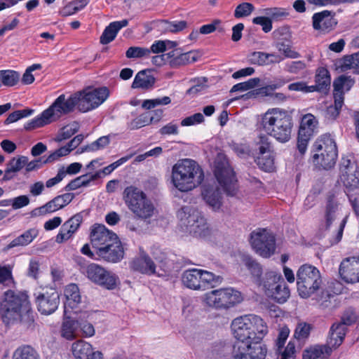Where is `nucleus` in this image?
Returning a JSON list of instances; mask_svg holds the SVG:
<instances>
[{"instance_id": "7", "label": "nucleus", "mask_w": 359, "mask_h": 359, "mask_svg": "<svg viewBox=\"0 0 359 359\" xmlns=\"http://www.w3.org/2000/svg\"><path fill=\"white\" fill-rule=\"evenodd\" d=\"M313 162L323 169L332 168L337 161L338 151L336 142L330 135H323L313 145Z\"/></svg>"}, {"instance_id": "32", "label": "nucleus", "mask_w": 359, "mask_h": 359, "mask_svg": "<svg viewBox=\"0 0 359 359\" xmlns=\"http://www.w3.org/2000/svg\"><path fill=\"white\" fill-rule=\"evenodd\" d=\"M128 25V20L111 22L102 32L100 36V43L102 44H108L111 42L116 38L118 31Z\"/></svg>"}, {"instance_id": "9", "label": "nucleus", "mask_w": 359, "mask_h": 359, "mask_svg": "<svg viewBox=\"0 0 359 359\" xmlns=\"http://www.w3.org/2000/svg\"><path fill=\"white\" fill-rule=\"evenodd\" d=\"M321 283V275L316 266L304 264L299 268L297 272V286L302 298L310 297L319 290Z\"/></svg>"}, {"instance_id": "49", "label": "nucleus", "mask_w": 359, "mask_h": 359, "mask_svg": "<svg viewBox=\"0 0 359 359\" xmlns=\"http://www.w3.org/2000/svg\"><path fill=\"white\" fill-rule=\"evenodd\" d=\"M154 121V117L149 114H142L131 121L128 124L130 130H137Z\"/></svg>"}, {"instance_id": "22", "label": "nucleus", "mask_w": 359, "mask_h": 359, "mask_svg": "<svg viewBox=\"0 0 359 359\" xmlns=\"http://www.w3.org/2000/svg\"><path fill=\"white\" fill-rule=\"evenodd\" d=\"M82 220V215L78 213L64 222L56 236L55 241L62 243L70 239L79 229Z\"/></svg>"}, {"instance_id": "28", "label": "nucleus", "mask_w": 359, "mask_h": 359, "mask_svg": "<svg viewBox=\"0 0 359 359\" xmlns=\"http://www.w3.org/2000/svg\"><path fill=\"white\" fill-rule=\"evenodd\" d=\"M123 248L119 239L97 252V255L100 259L113 263L121 261L123 257Z\"/></svg>"}, {"instance_id": "17", "label": "nucleus", "mask_w": 359, "mask_h": 359, "mask_svg": "<svg viewBox=\"0 0 359 359\" xmlns=\"http://www.w3.org/2000/svg\"><path fill=\"white\" fill-rule=\"evenodd\" d=\"M38 311L43 315L54 313L60 304L59 293L54 289L43 290L34 293Z\"/></svg>"}, {"instance_id": "63", "label": "nucleus", "mask_w": 359, "mask_h": 359, "mask_svg": "<svg viewBox=\"0 0 359 359\" xmlns=\"http://www.w3.org/2000/svg\"><path fill=\"white\" fill-rule=\"evenodd\" d=\"M41 262L37 258H32L27 269V276L34 279H37L40 273Z\"/></svg>"}, {"instance_id": "48", "label": "nucleus", "mask_w": 359, "mask_h": 359, "mask_svg": "<svg viewBox=\"0 0 359 359\" xmlns=\"http://www.w3.org/2000/svg\"><path fill=\"white\" fill-rule=\"evenodd\" d=\"M308 67L304 60L290 61L285 64L284 70L292 74H299L304 72Z\"/></svg>"}, {"instance_id": "59", "label": "nucleus", "mask_w": 359, "mask_h": 359, "mask_svg": "<svg viewBox=\"0 0 359 359\" xmlns=\"http://www.w3.org/2000/svg\"><path fill=\"white\" fill-rule=\"evenodd\" d=\"M254 6L248 2H243L238 5L234 11L236 18H241L249 16L254 11Z\"/></svg>"}, {"instance_id": "41", "label": "nucleus", "mask_w": 359, "mask_h": 359, "mask_svg": "<svg viewBox=\"0 0 359 359\" xmlns=\"http://www.w3.org/2000/svg\"><path fill=\"white\" fill-rule=\"evenodd\" d=\"M12 359H40V356L32 346L23 345L14 351Z\"/></svg>"}, {"instance_id": "56", "label": "nucleus", "mask_w": 359, "mask_h": 359, "mask_svg": "<svg viewBox=\"0 0 359 359\" xmlns=\"http://www.w3.org/2000/svg\"><path fill=\"white\" fill-rule=\"evenodd\" d=\"M151 51L149 48L139 46H132L127 50L126 56L128 58H141L148 57Z\"/></svg>"}, {"instance_id": "42", "label": "nucleus", "mask_w": 359, "mask_h": 359, "mask_svg": "<svg viewBox=\"0 0 359 359\" xmlns=\"http://www.w3.org/2000/svg\"><path fill=\"white\" fill-rule=\"evenodd\" d=\"M51 123V120H50L44 110L41 114L27 122L24 126V128L26 130H32L36 128L43 127Z\"/></svg>"}, {"instance_id": "29", "label": "nucleus", "mask_w": 359, "mask_h": 359, "mask_svg": "<svg viewBox=\"0 0 359 359\" xmlns=\"http://www.w3.org/2000/svg\"><path fill=\"white\" fill-rule=\"evenodd\" d=\"M353 84L354 80L351 76H339L333 82V97L344 102L345 93L350 90Z\"/></svg>"}, {"instance_id": "16", "label": "nucleus", "mask_w": 359, "mask_h": 359, "mask_svg": "<svg viewBox=\"0 0 359 359\" xmlns=\"http://www.w3.org/2000/svg\"><path fill=\"white\" fill-rule=\"evenodd\" d=\"M215 176L223 188L224 191L230 196L236 194L237 190V180L233 169L230 167L229 162L224 161L215 163V169L214 170Z\"/></svg>"}, {"instance_id": "15", "label": "nucleus", "mask_w": 359, "mask_h": 359, "mask_svg": "<svg viewBox=\"0 0 359 359\" xmlns=\"http://www.w3.org/2000/svg\"><path fill=\"white\" fill-rule=\"evenodd\" d=\"M269 136L266 133L259 134L255 142L259 152L257 163L261 169L266 172L271 171L274 165L273 148Z\"/></svg>"}, {"instance_id": "40", "label": "nucleus", "mask_w": 359, "mask_h": 359, "mask_svg": "<svg viewBox=\"0 0 359 359\" xmlns=\"http://www.w3.org/2000/svg\"><path fill=\"white\" fill-rule=\"evenodd\" d=\"M315 83L320 87V90H323V93H326L331 83L330 74L329 71L325 67H319L316 70L315 76Z\"/></svg>"}, {"instance_id": "4", "label": "nucleus", "mask_w": 359, "mask_h": 359, "mask_svg": "<svg viewBox=\"0 0 359 359\" xmlns=\"http://www.w3.org/2000/svg\"><path fill=\"white\" fill-rule=\"evenodd\" d=\"M31 311L28 296L25 292H15L7 290L1 304V318L7 325L21 320L22 317Z\"/></svg>"}, {"instance_id": "10", "label": "nucleus", "mask_w": 359, "mask_h": 359, "mask_svg": "<svg viewBox=\"0 0 359 359\" xmlns=\"http://www.w3.org/2000/svg\"><path fill=\"white\" fill-rule=\"evenodd\" d=\"M242 300L241 293L233 288L215 290L205 295L206 304L217 309H229Z\"/></svg>"}, {"instance_id": "13", "label": "nucleus", "mask_w": 359, "mask_h": 359, "mask_svg": "<svg viewBox=\"0 0 359 359\" xmlns=\"http://www.w3.org/2000/svg\"><path fill=\"white\" fill-rule=\"evenodd\" d=\"M250 243L255 252L264 258L270 257L276 250L275 236L266 229L252 232Z\"/></svg>"}, {"instance_id": "23", "label": "nucleus", "mask_w": 359, "mask_h": 359, "mask_svg": "<svg viewBox=\"0 0 359 359\" xmlns=\"http://www.w3.org/2000/svg\"><path fill=\"white\" fill-rule=\"evenodd\" d=\"M197 58L198 55L195 52L182 53L179 49H174L168 52L167 65L171 68H178L196 62Z\"/></svg>"}, {"instance_id": "34", "label": "nucleus", "mask_w": 359, "mask_h": 359, "mask_svg": "<svg viewBox=\"0 0 359 359\" xmlns=\"http://www.w3.org/2000/svg\"><path fill=\"white\" fill-rule=\"evenodd\" d=\"M266 285L269 286V285ZM266 296L277 302L284 303L290 297V290L284 280H280L276 287L271 289L267 287Z\"/></svg>"}, {"instance_id": "21", "label": "nucleus", "mask_w": 359, "mask_h": 359, "mask_svg": "<svg viewBox=\"0 0 359 359\" xmlns=\"http://www.w3.org/2000/svg\"><path fill=\"white\" fill-rule=\"evenodd\" d=\"M130 267L134 271L148 276L156 273V264L142 248H140L139 256L130 262Z\"/></svg>"}, {"instance_id": "11", "label": "nucleus", "mask_w": 359, "mask_h": 359, "mask_svg": "<svg viewBox=\"0 0 359 359\" xmlns=\"http://www.w3.org/2000/svg\"><path fill=\"white\" fill-rule=\"evenodd\" d=\"M79 94L76 92L67 95H59L52 104L45 111L51 122L59 120L62 116L73 112L76 108L79 109Z\"/></svg>"}, {"instance_id": "62", "label": "nucleus", "mask_w": 359, "mask_h": 359, "mask_svg": "<svg viewBox=\"0 0 359 359\" xmlns=\"http://www.w3.org/2000/svg\"><path fill=\"white\" fill-rule=\"evenodd\" d=\"M27 161L28 158L25 156H20L18 158H13L8 163L7 166L10 168L11 170L17 172L25 166Z\"/></svg>"}, {"instance_id": "61", "label": "nucleus", "mask_w": 359, "mask_h": 359, "mask_svg": "<svg viewBox=\"0 0 359 359\" xmlns=\"http://www.w3.org/2000/svg\"><path fill=\"white\" fill-rule=\"evenodd\" d=\"M278 353V359H295L296 348L293 341H289L286 347L283 350L276 351Z\"/></svg>"}, {"instance_id": "57", "label": "nucleus", "mask_w": 359, "mask_h": 359, "mask_svg": "<svg viewBox=\"0 0 359 359\" xmlns=\"http://www.w3.org/2000/svg\"><path fill=\"white\" fill-rule=\"evenodd\" d=\"M260 82V79L259 78H252L250 79L248 81L237 83L234 85L231 89V93L237 92V91H245L250 89L254 88L257 86Z\"/></svg>"}, {"instance_id": "45", "label": "nucleus", "mask_w": 359, "mask_h": 359, "mask_svg": "<svg viewBox=\"0 0 359 359\" xmlns=\"http://www.w3.org/2000/svg\"><path fill=\"white\" fill-rule=\"evenodd\" d=\"M110 142L109 136H102L94 141L91 144L86 146L83 148H81L76 151V154H81L84 151H96L98 150L103 149Z\"/></svg>"}, {"instance_id": "19", "label": "nucleus", "mask_w": 359, "mask_h": 359, "mask_svg": "<svg viewBox=\"0 0 359 359\" xmlns=\"http://www.w3.org/2000/svg\"><path fill=\"white\" fill-rule=\"evenodd\" d=\"M118 239L116 234L103 224L95 225L90 233V242L96 255L97 251L103 250Z\"/></svg>"}, {"instance_id": "33", "label": "nucleus", "mask_w": 359, "mask_h": 359, "mask_svg": "<svg viewBox=\"0 0 359 359\" xmlns=\"http://www.w3.org/2000/svg\"><path fill=\"white\" fill-rule=\"evenodd\" d=\"M332 351L327 345H315L306 349L302 359H328Z\"/></svg>"}, {"instance_id": "55", "label": "nucleus", "mask_w": 359, "mask_h": 359, "mask_svg": "<svg viewBox=\"0 0 359 359\" xmlns=\"http://www.w3.org/2000/svg\"><path fill=\"white\" fill-rule=\"evenodd\" d=\"M312 326L311 324L305 322H299L297 325L294 330V337L299 340L306 339L311 332Z\"/></svg>"}, {"instance_id": "18", "label": "nucleus", "mask_w": 359, "mask_h": 359, "mask_svg": "<svg viewBox=\"0 0 359 359\" xmlns=\"http://www.w3.org/2000/svg\"><path fill=\"white\" fill-rule=\"evenodd\" d=\"M340 172L341 180L348 192L359 189V170L354 161L342 158Z\"/></svg>"}, {"instance_id": "31", "label": "nucleus", "mask_w": 359, "mask_h": 359, "mask_svg": "<svg viewBox=\"0 0 359 359\" xmlns=\"http://www.w3.org/2000/svg\"><path fill=\"white\" fill-rule=\"evenodd\" d=\"M66 302L64 306V313H68V309L75 308L81 302V294L79 287L76 284H69L66 286L65 291Z\"/></svg>"}, {"instance_id": "37", "label": "nucleus", "mask_w": 359, "mask_h": 359, "mask_svg": "<svg viewBox=\"0 0 359 359\" xmlns=\"http://www.w3.org/2000/svg\"><path fill=\"white\" fill-rule=\"evenodd\" d=\"M155 81V78L147 70H142L136 74L132 83V88L149 89L154 86Z\"/></svg>"}, {"instance_id": "27", "label": "nucleus", "mask_w": 359, "mask_h": 359, "mask_svg": "<svg viewBox=\"0 0 359 359\" xmlns=\"http://www.w3.org/2000/svg\"><path fill=\"white\" fill-rule=\"evenodd\" d=\"M354 320H345L342 318V322L334 323L330 329V338L328 340V345L332 348H336L339 346L346 335L347 325L351 324Z\"/></svg>"}, {"instance_id": "43", "label": "nucleus", "mask_w": 359, "mask_h": 359, "mask_svg": "<svg viewBox=\"0 0 359 359\" xmlns=\"http://www.w3.org/2000/svg\"><path fill=\"white\" fill-rule=\"evenodd\" d=\"M20 80V74L14 70H0V81L1 85L11 87L15 86Z\"/></svg>"}, {"instance_id": "52", "label": "nucleus", "mask_w": 359, "mask_h": 359, "mask_svg": "<svg viewBox=\"0 0 359 359\" xmlns=\"http://www.w3.org/2000/svg\"><path fill=\"white\" fill-rule=\"evenodd\" d=\"M243 262L252 276L257 278L260 277L262 274V267L259 264L248 255L243 256Z\"/></svg>"}, {"instance_id": "12", "label": "nucleus", "mask_w": 359, "mask_h": 359, "mask_svg": "<svg viewBox=\"0 0 359 359\" xmlns=\"http://www.w3.org/2000/svg\"><path fill=\"white\" fill-rule=\"evenodd\" d=\"M82 272L90 281L107 290L114 289L118 281L115 273L97 264L87 265L83 268Z\"/></svg>"}, {"instance_id": "6", "label": "nucleus", "mask_w": 359, "mask_h": 359, "mask_svg": "<svg viewBox=\"0 0 359 359\" xmlns=\"http://www.w3.org/2000/svg\"><path fill=\"white\" fill-rule=\"evenodd\" d=\"M177 217L182 227L196 237L205 238L210 233L208 224L201 212L190 205H185L177 211Z\"/></svg>"}, {"instance_id": "46", "label": "nucleus", "mask_w": 359, "mask_h": 359, "mask_svg": "<svg viewBox=\"0 0 359 359\" xmlns=\"http://www.w3.org/2000/svg\"><path fill=\"white\" fill-rule=\"evenodd\" d=\"M277 50L282 53L285 57L296 59L300 57V53L292 48L289 41H278L276 45Z\"/></svg>"}, {"instance_id": "51", "label": "nucleus", "mask_w": 359, "mask_h": 359, "mask_svg": "<svg viewBox=\"0 0 359 359\" xmlns=\"http://www.w3.org/2000/svg\"><path fill=\"white\" fill-rule=\"evenodd\" d=\"M59 210L58 207L57 206L56 203L53 198L50 201L47 202L42 206L35 208L32 211V215L34 216H44L48 214L53 213L56 211Z\"/></svg>"}, {"instance_id": "20", "label": "nucleus", "mask_w": 359, "mask_h": 359, "mask_svg": "<svg viewBox=\"0 0 359 359\" xmlns=\"http://www.w3.org/2000/svg\"><path fill=\"white\" fill-rule=\"evenodd\" d=\"M339 275L346 283H359V255L343 259L339 266Z\"/></svg>"}, {"instance_id": "38", "label": "nucleus", "mask_w": 359, "mask_h": 359, "mask_svg": "<svg viewBox=\"0 0 359 359\" xmlns=\"http://www.w3.org/2000/svg\"><path fill=\"white\" fill-rule=\"evenodd\" d=\"M39 231L35 229H29L23 233L13 239L8 245V248L11 249L15 247L26 246L31 243L33 240L37 237Z\"/></svg>"}, {"instance_id": "8", "label": "nucleus", "mask_w": 359, "mask_h": 359, "mask_svg": "<svg viewBox=\"0 0 359 359\" xmlns=\"http://www.w3.org/2000/svg\"><path fill=\"white\" fill-rule=\"evenodd\" d=\"M222 278L213 273L200 269L185 270L182 275V284L193 290L204 291L221 283Z\"/></svg>"}, {"instance_id": "30", "label": "nucleus", "mask_w": 359, "mask_h": 359, "mask_svg": "<svg viewBox=\"0 0 359 359\" xmlns=\"http://www.w3.org/2000/svg\"><path fill=\"white\" fill-rule=\"evenodd\" d=\"M241 353V359H264L267 349L264 345L260 344V341H252L247 344L246 349ZM233 355V358L236 359V354Z\"/></svg>"}, {"instance_id": "39", "label": "nucleus", "mask_w": 359, "mask_h": 359, "mask_svg": "<svg viewBox=\"0 0 359 359\" xmlns=\"http://www.w3.org/2000/svg\"><path fill=\"white\" fill-rule=\"evenodd\" d=\"M318 121L316 118L311 114L304 115L302 119L299 133L300 135L311 137L317 127Z\"/></svg>"}, {"instance_id": "5", "label": "nucleus", "mask_w": 359, "mask_h": 359, "mask_svg": "<svg viewBox=\"0 0 359 359\" xmlns=\"http://www.w3.org/2000/svg\"><path fill=\"white\" fill-rule=\"evenodd\" d=\"M123 199L128 210L137 219H147L154 214L155 207L151 198L134 185L124 189Z\"/></svg>"}, {"instance_id": "14", "label": "nucleus", "mask_w": 359, "mask_h": 359, "mask_svg": "<svg viewBox=\"0 0 359 359\" xmlns=\"http://www.w3.org/2000/svg\"><path fill=\"white\" fill-rule=\"evenodd\" d=\"M76 93L79 94V110L81 112H87L97 108L107 100L109 94L106 87L86 89Z\"/></svg>"}, {"instance_id": "2", "label": "nucleus", "mask_w": 359, "mask_h": 359, "mask_svg": "<svg viewBox=\"0 0 359 359\" xmlns=\"http://www.w3.org/2000/svg\"><path fill=\"white\" fill-rule=\"evenodd\" d=\"M260 126L264 132L280 143H286L291 140L292 118L283 109H269L262 115Z\"/></svg>"}, {"instance_id": "60", "label": "nucleus", "mask_w": 359, "mask_h": 359, "mask_svg": "<svg viewBox=\"0 0 359 359\" xmlns=\"http://www.w3.org/2000/svg\"><path fill=\"white\" fill-rule=\"evenodd\" d=\"M177 46V43L171 41H156L150 48L151 53H163L167 48H174Z\"/></svg>"}, {"instance_id": "24", "label": "nucleus", "mask_w": 359, "mask_h": 359, "mask_svg": "<svg viewBox=\"0 0 359 359\" xmlns=\"http://www.w3.org/2000/svg\"><path fill=\"white\" fill-rule=\"evenodd\" d=\"M202 196L205 203L214 211L220 210L222 205V195L216 184H207L202 191Z\"/></svg>"}, {"instance_id": "47", "label": "nucleus", "mask_w": 359, "mask_h": 359, "mask_svg": "<svg viewBox=\"0 0 359 359\" xmlns=\"http://www.w3.org/2000/svg\"><path fill=\"white\" fill-rule=\"evenodd\" d=\"M86 313L81 315L78 318L79 328L83 337H91L95 335V330L92 323L86 319Z\"/></svg>"}, {"instance_id": "54", "label": "nucleus", "mask_w": 359, "mask_h": 359, "mask_svg": "<svg viewBox=\"0 0 359 359\" xmlns=\"http://www.w3.org/2000/svg\"><path fill=\"white\" fill-rule=\"evenodd\" d=\"M34 113L33 109H24L22 110H17L10 114L7 118L4 121L6 125L18 121V120L31 116Z\"/></svg>"}, {"instance_id": "1", "label": "nucleus", "mask_w": 359, "mask_h": 359, "mask_svg": "<svg viewBox=\"0 0 359 359\" xmlns=\"http://www.w3.org/2000/svg\"><path fill=\"white\" fill-rule=\"evenodd\" d=\"M231 328L233 337L237 339L233 346V354H236V359H241V352L246 349L248 343L261 341L268 333L266 323L256 315L236 318L231 322Z\"/></svg>"}, {"instance_id": "25", "label": "nucleus", "mask_w": 359, "mask_h": 359, "mask_svg": "<svg viewBox=\"0 0 359 359\" xmlns=\"http://www.w3.org/2000/svg\"><path fill=\"white\" fill-rule=\"evenodd\" d=\"M339 205L340 203L334 194H330L327 195L324 209V220L326 229L330 228L339 215Z\"/></svg>"}, {"instance_id": "26", "label": "nucleus", "mask_w": 359, "mask_h": 359, "mask_svg": "<svg viewBox=\"0 0 359 359\" xmlns=\"http://www.w3.org/2000/svg\"><path fill=\"white\" fill-rule=\"evenodd\" d=\"M334 15V13L327 10L314 13L312 17L313 29L323 32L332 29L337 25Z\"/></svg>"}, {"instance_id": "58", "label": "nucleus", "mask_w": 359, "mask_h": 359, "mask_svg": "<svg viewBox=\"0 0 359 359\" xmlns=\"http://www.w3.org/2000/svg\"><path fill=\"white\" fill-rule=\"evenodd\" d=\"M0 283L7 286L14 283L12 267L10 265L0 266Z\"/></svg>"}, {"instance_id": "35", "label": "nucleus", "mask_w": 359, "mask_h": 359, "mask_svg": "<svg viewBox=\"0 0 359 359\" xmlns=\"http://www.w3.org/2000/svg\"><path fill=\"white\" fill-rule=\"evenodd\" d=\"M64 316L60 330L61 336L67 340H73L76 337V331L79 328L78 319L75 320L67 316V314L64 313Z\"/></svg>"}, {"instance_id": "36", "label": "nucleus", "mask_w": 359, "mask_h": 359, "mask_svg": "<svg viewBox=\"0 0 359 359\" xmlns=\"http://www.w3.org/2000/svg\"><path fill=\"white\" fill-rule=\"evenodd\" d=\"M72 351L76 359H86L92 353L95 352L92 345L82 339L77 340L72 344Z\"/></svg>"}, {"instance_id": "3", "label": "nucleus", "mask_w": 359, "mask_h": 359, "mask_svg": "<svg viewBox=\"0 0 359 359\" xmlns=\"http://www.w3.org/2000/svg\"><path fill=\"white\" fill-rule=\"evenodd\" d=\"M171 180L181 192H188L199 187L204 180V172L199 164L190 158L179 160L172 168Z\"/></svg>"}, {"instance_id": "64", "label": "nucleus", "mask_w": 359, "mask_h": 359, "mask_svg": "<svg viewBox=\"0 0 359 359\" xmlns=\"http://www.w3.org/2000/svg\"><path fill=\"white\" fill-rule=\"evenodd\" d=\"M158 133L162 136L177 135L179 134V126L175 121H171L161 128Z\"/></svg>"}, {"instance_id": "50", "label": "nucleus", "mask_w": 359, "mask_h": 359, "mask_svg": "<svg viewBox=\"0 0 359 359\" xmlns=\"http://www.w3.org/2000/svg\"><path fill=\"white\" fill-rule=\"evenodd\" d=\"M79 129V125L77 122H72L62 128L57 135V140L62 141L71 137Z\"/></svg>"}, {"instance_id": "44", "label": "nucleus", "mask_w": 359, "mask_h": 359, "mask_svg": "<svg viewBox=\"0 0 359 359\" xmlns=\"http://www.w3.org/2000/svg\"><path fill=\"white\" fill-rule=\"evenodd\" d=\"M280 280H283L281 274L276 271H269L265 273L264 278L262 280L261 284L263 286L266 295L267 294V285L269 288L276 287Z\"/></svg>"}, {"instance_id": "53", "label": "nucleus", "mask_w": 359, "mask_h": 359, "mask_svg": "<svg viewBox=\"0 0 359 359\" xmlns=\"http://www.w3.org/2000/svg\"><path fill=\"white\" fill-rule=\"evenodd\" d=\"M343 105V101L337 100L336 98H334V104L327 107L326 111H325V118L328 120L336 119L337 117L339 115Z\"/></svg>"}]
</instances>
